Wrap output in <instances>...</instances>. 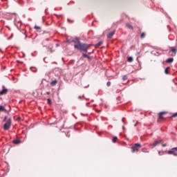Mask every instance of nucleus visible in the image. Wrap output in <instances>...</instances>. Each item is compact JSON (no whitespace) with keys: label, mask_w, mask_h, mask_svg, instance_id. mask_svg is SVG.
Segmentation results:
<instances>
[{"label":"nucleus","mask_w":177,"mask_h":177,"mask_svg":"<svg viewBox=\"0 0 177 177\" xmlns=\"http://www.w3.org/2000/svg\"><path fill=\"white\" fill-rule=\"evenodd\" d=\"M133 122H135V120H133Z\"/></svg>","instance_id":"nucleus-48"},{"label":"nucleus","mask_w":177,"mask_h":177,"mask_svg":"<svg viewBox=\"0 0 177 177\" xmlns=\"http://www.w3.org/2000/svg\"><path fill=\"white\" fill-rule=\"evenodd\" d=\"M47 102L48 104H52V100H50V98H48Z\"/></svg>","instance_id":"nucleus-19"},{"label":"nucleus","mask_w":177,"mask_h":177,"mask_svg":"<svg viewBox=\"0 0 177 177\" xmlns=\"http://www.w3.org/2000/svg\"><path fill=\"white\" fill-rule=\"evenodd\" d=\"M118 139V138H117V136L113 137V138L112 139L113 143H115V142H117Z\"/></svg>","instance_id":"nucleus-17"},{"label":"nucleus","mask_w":177,"mask_h":177,"mask_svg":"<svg viewBox=\"0 0 177 177\" xmlns=\"http://www.w3.org/2000/svg\"><path fill=\"white\" fill-rule=\"evenodd\" d=\"M46 10H48V9H46V10H45V12H46Z\"/></svg>","instance_id":"nucleus-44"},{"label":"nucleus","mask_w":177,"mask_h":177,"mask_svg":"<svg viewBox=\"0 0 177 177\" xmlns=\"http://www.w3.org/2000/svg\"><path fill=\"white\" fill-rule=\"evenodd\" d=\"M122 80L123 81H127V80H128V76H127V75H123Z\"/></svg>","instance_id":"nucleus-16"},{"label":"nucleus","mask_w":177,"mask_h":177,"mask_svg":"<svg viewBox=\"0 0 177 177\" xmlns=\"http://www.w3.org/2000/svg\"><path fill=\"white\" fill-rule=\"evenodd\" d=\"M126 26L127 28H129L130 30H133V27L132 26V25H131L129 24H127Z\"/></svg>","instance_id":"nucleus-14"},{"label":"nucleus","mask_w":177,"mask_h":177,"mask_svg":"<svg viewBox=\"0 0 177 177\" xmlns=\"http://www.w3.org/2000/svg\"><path fill=\"white\" fill-rule=\"evenodd\" d=\"M124 120H125V118H123L122 119V121L123 124H125V121H124Z\"/></svg>","instance_id":"nucleus-32"},{"label":"nucleus","mask_w":177,"mask_h":177,"mask_svg":"<svg viewBox=\"0 0 177 177\" xmlns=\"http://www.w3.org/2000/svg\"><path fill=\"white\" fill-rule=\"evenodd\" d=\"M176 151H177V147L171 148L170 150H169L167 151V154H172V153H175Z\"/></svg>","instance_id":"nucleus-7"},{"label":"nucleus","mask_w":177,"mask_h":177,"mask_svg":"<svg viewBox=\"0 0 177 177\" xmlns=\"http://www.w3.org/2000/svg\"><path fill=\"white\" fill-rule=\"evenodd\" d=\"M158 154L160 155V151H158Z\"/></svg>","instance_id":"nucleus-47"},{"label":"nucleus","mask_w":177,"mask_h":177,"mask_svg":"<svg viewBox=\"0 0 177 177\" xmlns=\"http://www.w3.org/2000/svg\"><path fill=\"white\" fill-rule=\"evenodd\" d=\"M0 111H6V109H5V106L1 105L0 106Z\"/></svg>","instance_id":"nucleus-15"},{"label":"nucleus","mask_w":177,"mask_h":177,"mask_svg":"<svg viewBox=\"0 0 177 177\" xmlns=\"http://www.w3.org/2000/svg\"><path fill=\"white\" fill-rule=\"evenodd\" d=\"M137 124H138V121H136V122L134 124V127H136Z\"/></svg>","instance_id":"nucleus-37"},{"label":"nucleus","mask_w":177,"mask_h":177,"mask_svg":"<svg viewBox=\"0 0 177 177\" xmlns=\"http://www.w3.org/2000/svg\"><path fill=\"white\" fill-rule=\"evenodd\" d=\"M46 95H50V92L47 91V92H46Z\"/></svg>","instance_id":"nucleus-35"},{"label":"nucleus","mask_w":177,"mask_h":177,"mask_svg":"<svg viewBox=\"0 0 177 177\" xmlns=\"http://www.w3.org/2000/svg\"><path fill=\"white\" fill-rule=\"evenodd\" d=\"M46 41H49V39H46Z\"/></svg>","instance_id":"nucleus-41"},{"label":"nucleus","mask_w":177,"mask_h":177,"mask_svg":"<svg viewBox=\"0 0 177 177\" xmlns=\"http://www.w3.org/2000/svg\"><path fill=\"white\" fill-rule=\"evenodd\" d=\"M175 117H177V112L174 113L171 117L170 118H174Z\"/></svg>","instance_id":"nucleus-21"},{"label":"nucleus","mask_w":177,"mask_h":177,"mask_svg":"<svg viewBox=\"0 0 177 177\" xmlns=\"http://www.w3.org/2000/svg\"><path fill=\"white\" fill-rule=\"evenodd\" d=\"M115 34V30L109 32L107 34V38H108V39H110L111 38H113V36Z\"/></svg>","instance_id":"nucleus-6"},{"label":"nucleus","mask_w":177,"mask_h":177,"mask_svg":"<svg viewBox=\"0 0 177 177\" xmlns=\"http://www.w3.org/2000/svg\"><path fill=\"white\" fill-rule=\"evenodd\" d=\"M12 37H13V35L10 36V37H8L7 39H12Z\"/></svg>","instance_id":"nucleus-34"},{"label":"nucleus","mask_w":177,"mask_h":177,"mask_svg":"<svg viewBox=\"0 0 177 177\" xmlns=\"http://www.w3.org/2000/svg\"><path fill=\"white\" fill-rule=\"evenodd\" d=\"M10 125H12V118H8L6 123L3 125L4 131H8L9 128H10Z\"/></svg>","instance_id":"nucleus-2"},{"label":"nucleus","mask_w":177,"mask_h":177,"mask_svg":"<svg viewBox=\"0 0 177 177\" xmlns=\"http://www.w3.org/2000/svg\"><path fill=\"white\" fill-rule=\"evenodd\" d=\"M35 30H41V27L38 26H35Z\"/></svg>","instance_id":"nucleus-24"},{"label":"nucleus","mask_w":177,"mask_h":177,"mask_svg":"<svg viewBox=\"0 0 177 177\" xmlns=\"http://www.w3.org/2000/svg\"><path fill=\"white\" fill-rule=\"evenodd\" d=\"M54 74L56 77H60V75H62V69L56 68L54 71Z\"/></svg>","instance_id":"nucleus-4"},{"label":"nucleus","mask_w":177,"mask_h":177,"mask_svg":"<svg viewBox=\"0 0 177 177\" xmlns=\"http://www.w3.org/2000/svg\"><path fill=\"white\" fill-rule=\"evenodd\" d=\"M140 147H142V145L140 143H136L134 146L131 147L132 153H135V151L138 150V149H140Z\"/></svg>","instance_id":"nucleus-3"},{"label":"nucleus","mask_w":177,"mask_h":177,"mask_svg":"<svg viewBox=\"0 0 177 177\" xmlns=\"http://www.w3.org/2000/svg\"><path fill=\"white\" fill-rule=\"evenodd\" d=\"M73 117H75V116L74 115V114H73Z\"/></svg>","instance_id":"nucleus-46"},{"label":"nucleus","mask_w":177,"mask_h":177,"mask_svg":"<svg viewBox=\"0 0 177 177\" xmlns=\"http://www.w3.org/2000/svg\"><path fill=\"white\" fill-rule=\"evenodd\" d=\"M66 42H67L68 44H71V40L68 39V40H66Z\"/></svg>","instance_id":"nucleus-30"},{"label":"nucleus","mask_w":177,"mask_h":177,"mask_svg":"<svg viewBox=\"0 0 177 177\" xmlns=\"http://www.w3.org/2000/svg\"><path fill=\"white\" fill-rule=\"evenodd\" d=\"M162 147H167V144H163Z\"/></svg>","instance_id":"nucleus-33"},{"label":"nucleus","mask_w":177,"mask_h":177,"mask_svg":"<svg viewBox=\"0 0 177 177\" xmlns=\"http://www.w3.org/2000/svg\"><path fill=\"white\" fill-rule=\"evenodd\" d=\"M168 69H169V67H167L165 68V74H169V73L168 72Z\"/></svg>","instance_id":"nucleus-23"},{"label":"nucleus","mask_w":177,"mask_h":177,"mask_svg":"<svg viewBox=\"0 0 177 177\" xmlns=\"http://www.w3.org/2000/svg\"><path fill=\"white\" fill-rule=\"evenodd\" d=\"M12 143L14 145H19V143H21V140H19V139H16V140H14L12 141Z\"/></svg>","instance_id":"nucleus-11"},{"label":"nucleus","mask_w":177,"mask_h":177,"mask_svg":"<svg viewBox=\"0 0 177 177\" xmlns=\"http://www.w3.org/2000/svg\"><path fill=\"white\" fill-rule=\"evenodd\" d=\"M68 21H70V19H68Z\"/></svg>","instance_id":"nucleus-45"},{"label":"nucleus","mask_w":177,"mask_h":177,"mask_svg":"<svg viewBox=\"0 0 177 177\" xmlns=\"http://www.w3.org/2000/svg\"><path fill=\"white\" fill-rule=\"evenodd\" d=\"M25 38H27V34H25Z\"/></svg>","instance_id":"nucleus-39"},{"label":"nucleus","mask_w":177,"mask_h":177,"mask_svg":"<svg viewBox=\"0 0 177 177\" xmlns=\"http://www.w3.org/2000/svg\"><path fill=\"white\" fill-rule=\"evenodd\" d=\"M6 93H8V88H3L0 91V96H2V95H6Z\"/></svg>","instance_id":"nucleus-8"},{"label":"nucleus","mask_w":177,"mask_h":177,"mask_svg":"<svg viewBox=\"0 0 177 177\" xmlns=\"http://www.w3.org/2000/svg\"><path fill=\"white\" fill-rule=\"evenodd\" d=\"M83 57L88 59V60H92V57L88 55L86 53H82Z\"/></svg>","instance_id":"nucleus-10"},{"label":"nucleus","mask_w":177,"mask_h":177,"mask_svg":"<svg viewBox=\"0 0 177 177\" xmlns=\"http://www.w3.org/2000/svg\"><path fill=\"white\" fill-rule=\"evenodd\" d=\"M78 99H82V96L79 95V96H78Z\"/></svg>","instance_id":"nucleus-36"},{"label":"nucleus","mask_w":177,"mask_h":177,"mask_svg":"<svg viewBox=\"0 0 177 177\" xmlns=\"http://www.w3.org/2000/svg\"><path fill=\"white\" fill-rule=\"evenodd\" d=\"M176 48H172L171 50H170V52H173V53H175L176 52Z\"/></svg>","instance_id":"nucleus-20"},{"label":"nucleus","mask_w":177,"mask_h":177,"mask_svg":"<svg viewBox=\"0 0 177 177\" xmlns=\"http://www.w3.org/2000/svg\"><path fill=\"white\" fill-rule=\"evenodd\" d=\"M171 154H173V156H175L176 157H177V153H176L174 152Z\"/></svg>","instance_id":"nucleus-31"},{"label":"nucleus","mask_w":177,"mask_h":177,"mask_svg":"<svg viewBox=\"0 0 177 177\" xmlns=\"http://www.w3.org/2000/svg\"><path fill=\"white\" fill-rule=\"evenodd\" d=\"M111 85V82H106V86H110Z\"/></svg>","instance_id":"nucleus-27"},{"label":"nucleus","mask_w":177,"mask_h":177,"mask_svg":"<svg viewBox=\"0 0 177 177\" xmlns=\"http://www.w3.org/2000/svg\"><path fill=\"white\" fill-rule=\"evenodd\" d=\"M159 119L160 120H164V116H162V114L159 113Z\"/></svg>","instance_id":"nucleus-22"},{"label":"nucleus","mask_w":177,"mask_h":177,"mask_svg":"<svg viewBox=\"0 0 177 177\" xmlns=\"http://www.w3.org/2000/svg\"><path fill=\"white\" fill-rule=\"evenodd\" d=\"M6 120H8V116L4 117L3 122H5V121H6Z\"/></svg>","instance_id":"nucleus-29"},{"label":"nucleus","mask_w":177,"mask_h":177,"mask_svg":"<svg viewBox=\"0 0 177 177\" xmlns=\"http://www.w3.org/2000/svg\"><path fill=\"white\" fill-rule=\"evenodd\" d=\"M145 37H146V33L142 32V33L141 34V38H145Z\"/></svg>","instance_id":"nucleus-25"},{"label":"nucleus","mask_w":177,"mask_h":177,"mask_svg":"<svg viewBox=\"0 0 177 177\" xmlns=\"http://www.w3.org/2000/svg\"><path fill=\"white\" fill-rule=\"evenodd\" d=\"M173 62H174V58H172V57L168 58L166 60V63H172Z\"/></svg>","instance_id":"nucleus-13"},{"label":"nucleus","mask_w":177,"mask_h":177,"mask_svg":"<svg viewBox=\"0 0 177 177\" xmlns=\"http://www.w3.org/2000/svg\"><path fill=\"white\" fill-rule=\"evenodd\" d=\"M71 42H74V44H75L74 45V48L79 49V50H80L81 52L83 51V52L88 53V49L91 48V44L81 43L79 37H75L71 40Z\"/></svg>","instance_id":"nucleus-1"},{"label":"nucleus","mask_w":177,"mask_h":177,"mask_svg":"<svg viewBox=\"0 0 177 177\" xmlns=\"http://www.w3.org/2000/svg\"><path fill=\"white\" fill-rule=\"evenodd\" d=\"M128 62H129V63H131V62H133V57H129L128 58Z\"/></svg>","instance_id":"nucleus-18"},{"label":"nucleus","mask_w":177,"mask_h":177,"mask_svg":"<svg viewBox=\"0 0 177 177\" xmlns=\"http://www.w3.org/2000/svg\"><path fill=\"white\" fill-rule=\"evenodd\" d=\"M66 135V136H68V133H67Z\"/></svg>","instance_id":"nucleus-42"},{"label":"nucleus","mask_w":177,"mask_h":177,"mask_svg":"<svg viewBox=\"0 0 177 177\" xmlns=\"http://www.w3.org/2000/svg\"><path fill=\"white\" fill-rule=\"evenodd\" d=\"M136 56H137V57H140V52H138L136 53Z\"/></svg>","instance_id":"nucleus-26"},{"label":"nucleus","mask_w":177,"mask_h":177,"mask_svg":"<svg viewBox=\"0 0 177 177\" xmlns=\"http://www.w3.org/2000/svg\"><path fill=\"white\" fill-rule=\"evenodd\" d=\"M160 143H162V140L155 141L151 145V149H154V147H156V146H158Z\"/></svg>","instance_id":"nucleus-5"},{"label":"nucleus","mask_w":177,"mask_h":177,"mask_svg":"<svg viewBox=\"0 0 177 177\" xmlns=\"http://www.w3.org/2000/svg\"><path fill=\"white\" fill-rule=\"evenodd\" d=\"M160 114H167V111H162V112H160V113H159Z\"/></svg>","instance_id":"nucleus-28"},{"label":"nucleus","mask_w":177,"mask_h":177,"mask_svg":"<svg viewBox=\"0 0 177 177\" xmlns=\"http://www.w3.org/2000/svg\"><path fill=\"white\" fill-rule=\"evenodd\" d=\"M122 129H125V127L124 126H122Z\"/></svg>","instance_id":"nucleus-40"},{"label":"nucleus","mask_w":177,"mask_h":177,"mask_svg":"<svg viewBox=\"0 0 177 177\" xmlns=\"http://www.w3.org/2000/svg\"><path fill=\"white\" fill-rule=\"evenodd\" d=\"M44 60L45 63H46V61L45 60V59Z\"/></svg>","instance_id":"nucleus-43"},{"label":"nucleus","mask_w":177,"mask_h":177,"mask_svg":"<svg viewBox=\"0 0 177 177\" xmlns=\"http://www.w3.org/2000/svg\"><path fill=\"white\" fill-rule=\"evenodd\" d=\"M59 44H56V47L57 48V47H59Z\"/></svg>","instance_id":"nucleus-38"},{"label":"nucleus","mask_w":177,"mask_h":177,"mask_svg":"<svg viewBox=\"0 0 177 177\" xmlns=\"http://www.w3.org/2000/svg\"><path fill=\"white\" fill-rule=\"evenodd\" d=\"M102 45H103V41H100L95 44V48H99V46H102Z\"/></svg>","instance_id":"nucleus-9"},{"label":"nucleus","mask_w":177,"mask_h":177,"mask_svg":"<svg viewBox=\"0 0 177 177\" xmlns=\"http://www.w3.org/2000/svg\"><path fill=\"white\" fill-rule=\"evenodd\" d=\"M57 84V80H54L50 82L51 86H55Z\"/></svg>","instance_id":"nucleus-12"}]
</instances>
